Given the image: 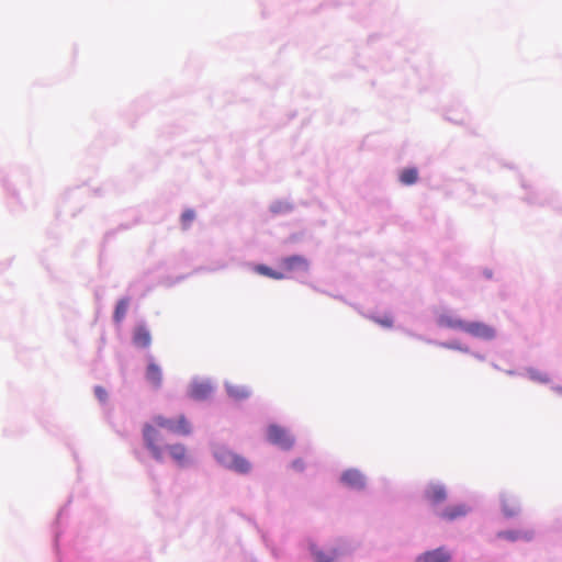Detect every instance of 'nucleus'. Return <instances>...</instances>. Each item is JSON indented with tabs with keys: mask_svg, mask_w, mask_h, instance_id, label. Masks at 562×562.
Instances as JSON below:
<instances>
[{
	"mask_svg": "<svg viewBox=\"0 0 562 562\" xmlns=\"http://www.w3.org/2000/svg\"><path fill=\"white\" fill-rule=\"evenodd\" d=\"M154 425H146L143 430L144 439L147 448L151 451L157 460L162 458V449L158 446L159 429H165L175 435L187 436L191 432V425L184 416H179L177 419L166 418L164 416H156Z\"/></svg>",
	"mask_w": 562,
	"mask_h": 562,
	"instance_id": "nucleus-1",
	"label": "nucleus"
},
{
	"mask_svg": "<svg viewBox=\"0 0 562 562\" xmlns=\"http://www.w3.org/2000/svg\"><path fill=\"white\" fill-rule=\"evenodd\" d=\"M215 457L222 465L238 473L245 474L251 469L248 460L231 450L221 448L215 452Z\"/></svg>",
	"mask_w": 562,
	"mask_h": 562,
	"instance_id": "nucleus-2",
	"label": "nucleus"
},
{
	"mask_svg": "<svg viewBox=\"0 0 562 562\" xmlns=\"http://www.w3.org/2000/svg\"><path fill=\"white\" fill-rule=\"evenodd\" d=\"M267 435L271 443L279 446L284 450H289L294 443L292 436L284 428L278 425H270L268 427Z\"/></svg>",
	"mask_w": 562,
	"mask_h": 562,
	"instance_id": "nucleus-3",
	"label": "nucleus"
},
{
	"mask_svg": "<svg viewBox=\"0 0 562 562\" xmlns=\"http://www.w3.org/2000/svg\"><path fill=\"white\" fill-rule=\"evenodd\" d=\"M280 267L288 278L293 273L306 272L308 270V262L302 256H291L281 259Z\"/></svg>",
	"mask_w": 562,
	"mask_h": 562,
	"instance_id": "nucleus-4",
	"label": "nucleus"
},
{
	"mask_svg": "<svg viewBox=\"0 0 562 562\" xmlns=\"http://www.w3.org/2000/svg\"><path fill=\"white\" fill-rule=\"evenodd\" d=\"M463 330L474 337L491 339L494 337V329L483 323H465Z\"/></svg>",
	"mask_w": 562,
	"mask_h": 562,
	"instance_id": "nucleus-5",
	"label": "nucleus"
},
{
	"mask_svg": "<svg viewBox=\"0 0 562 562\" xmlns=\"http://www.w3.org/2000/svg\"><path fill=\"white\" fill-rule=\"evenodd\" d=\"M416 562H450V554L443 548H438L423 553Z\"/></svg>",
	"mask_w": 562,
	"mask_h": 562,
	"instance_id": "nucleus-6",
	"label": "nucleus"
},
{
	"mask_svg": "<svg viewBox=\"0 0 562 562\" xmlns=\"http://www.w3.org/2000/svg\"><path fill=\"white\" fill-rule=\"evenodd\" d=\"M133 342L138 348L149 347L151 344V335L149 330L143 325L137 326L133 333Z\"/></svg>",
	"mask_w": 562,
	"mask_h": 562,
	"instance_id": "nucleus-7",
	"label": "nucleus"
},
{
	"mask_svg": "<svg viewBox=\"0 0 562 562\" xmlns=\"http://www.w3.org/2000/svg\"><path fill=\"white\" fill-rule=\"evenodd\" d=\"M425 496L431 504L436 505L446 501L447 492L442 485L431 484L426 490Z\"/></svg>",
	"mask_w": 562,
	"mask_h": 562,
	"instance_id": "nucleus-8",
	"label": "nucleus"
},
{
	"mask_svg": "<svg viewBox=\"0 0 562 562\" xmlns=\"http://www.w3.org/2000/svg\"><path fill=\"white\" fill-rule=\"evenodd\" d=\"M341 481L352 488H362L364 486V479L357 470L346 471L341 476Z\"/></svg>",
	"mask_w": 562,
	"mask_h": 562,
	"instance_id": "nucleus-9",
	"label": "nucleus"
},
{
	"mask_svg": "<svg viewBox=\"0 0 562 562\" xmlns=\"http://www.w3.org/2000/svg\"><path fill=\"white\" fill-rule=\"evenodd\" d=\"M226 390L229 397L240 401L245 400L250 395V390L246 385L236 384V383H226Z\"/></svg>",
	"mask_w": 562,
	"mask_h": 562,
	"instance_id": "nucleus-10",
	"label": "nucleus"
},
{
	"mask_svg": "<svg viewBox=\"0 0 562 562\" xmlns=\"http://www.w3.org/2000/svg\"><path fill=\"white\" fill-rule=\"evenodd\" d=\"M212 392V386L205 382H196L191 385L190 396L194 400H204Z\"/></svg>",
	"mask_w": 562,
	"mask_h": 562,
	"instance_id": "nucleus-11",
	"label": "nucleus"
},
{
	"mask_svg": "<svg viewBox=\"0 0 562 562\" xmlns=\"http://www.w3.org/2000/svg\"><path fill=\"white\" fill-rule=\"evenodd\" d=\"M146 379L155 387H159L161 385L162 373L160 368L156 363L150 362L148 364L146 369Z\"/></svg>",
	"mask_w": 562,
	"mask_h": 562,
	"instance_id": "nucleus-12",
	"label": "nucleus"
},
{
	"mask_svg": "<svg viewBox=\"0 0 562 562\" xmlns=\"http://www.w3.org/2000/svg\"><path fill=\"white\" fill-rule=\"evenodd\" d=\"M171 458L180 465L186 463L187 449L181 443H176L167 447Z\"/></svg>",
	"mask_w": 562,
	"mask_h": 562,
	"instance_id": "nucleus-13",
	"label": "nucleus"
},
{
	"mask_svg": "<svg viewBox=\"0 0 562 562\" xmlns=\"http://www.w3.org/2000/svg\"><path fill=\"white\" fill-rule=\"evenodd\" d=\"M467 513L468 508L465 505H456L448 507L445 512H442L441 517L448 520H453L464 516Z\"/></svg>",
	"mask_w": 562,
	"mask_h": 562,
	"instance_id": "nucleus-14",
	"label": "nucleus"
},
{
	"mask_svg": "<svg viewBox=\"0 0 562 562\" xmlns=\"http://www.w3.org/2000/svg\"><path fill=\"white\" fill-rule=\"evenodd\" d=\"M418 180V170L416 168H405L400 173V181L405 186H412Z\"/></svg>",
	"mask_w": 562,
	"mask_h": 562,
	"instance_id": "nucleus-15",
	"label": "nucleus"
},
{
	"mask_svg": "<svg viewBox=\"0 0 562 562\" xmlns=\"http://www.w3.org/2000/svg\"><path fill=\"white\" fill-rule=\"evenodd\" d=\"M256 271L262 276L269 277L271 279L281 280L286 278V274L282 271L273 270L265 265H259L256 267Z\"/></svg>",
	"mask_w": 562,
	"mask_h": 562,
	"instance_id": "nucleus-16",
	"label": "nucleus"
},
{
	"mask_svg": "<svg viewBox=\"0 0 562 562\" xmlns=\"http://www.w3.org/2000/svg\"><path fill=\"white\" fill-rule=\"evenodd\" d=\"M127 308H128V300L127 299H121L117 302L115 311H114V321L116 323H121L123 321V318L126 315Z\"/></svg>",
	"mask_w": 562,
	"mask_h": 562,
	"instance_id": "nucleus-17",
	"label": "nucleus"
},
{
	"mask_svg": "<svg viewBox=\"0 0 562 562\" xmlns=\"http://www.w3.org/2000/svg\"><path fill=\"white\" fill-rule=\"evenodd\" d=\"M196 218V212L192 209H187L180 216V223L183 229H188Z\"/></svg>",
	"mask_w": 562,
	"mask_h": 562,
	"instance_id": "nucleus-18",
	"label": "nucleus"
},
{
	"mask_svg": "<svg viewBox=\"0 0 562 562\" xmlns=\"http://www.w3.org/2000/svg\"><path fill=\"white\" fill-rule=\"evenodd\" d=\"M498 536L502 537V538H506L508 540H512V541H515V540L520 539V538H525V539H528V540L532 538V533L531 532H525L522 535L519 531H503V532H499Z\"/></svg>",
	"mask_w": 562,
	"mask_h": 562,
	"instance_id": "nucleus-19",
	"label": "nucleus"
},
{
	"mask_svg": "<svg viewBox=\"0 0 562 562\" xmlns=\"http://www.w3.org/2000/svg\"><path fill=\"white\" fill-rule=\"evenodd\" d=\"M312 554L315 558L316 562H334V560L337 557V552L334 551V554L331 557L326 555L323 551L316 549L314 546L311 547Z\"/></svg>",
	"mask_w": 562,
	"mask_h": 562,
	"instance_id": "nucleus-20",
	"label": "nucleus"
},
{
	"mask_svg": "<svg viewBox=\"0 0 562 562\" xmlns=\"http://www.w3.org/2000/svg\"><path fill=\"white\" fill-rule=\"evenodd\" d=\"M441 322H442V324H445L446 326H448L450 328H459L462 330H463V326L465 325V323L462 322L461 319L451 318V317L442 318Z\"/></svg>",
	"mask_w": 562,
	"mask_h": 562,
	"instance_id": "nucleus-21",
	"label": "nucleus"
},
{
	"mask_svg": "<svg viewBox=\"0 0 562 562\" xmlns=\"http://www.w3.org/2000/svg\"><path fill=\"white\" fill-rule=\"evenodd\" d=\"M94 394L98 397V400L102 403H104L108 398V393L102 386H95Z\"/></svg>",
	"mask_w": 562,
	"mask_h": 562,
	"instance_id": "nucleus-22",
	"label": "nucleus"
},
{
	"mask_svg": "<svg viewBox=\"0 0 562 562\" xmlns=\"http://www.w3.org/2000/svg\"><path fill=\"white\" fill-rule=\"evenodd\" d=\"M292 468H293L294 470H296V471H303V469H304V463H303V461H302V460H300V459H299V460H295V461H293V463H292Z\"/></svg>",
	"mask_w": 562,
	"mask_h": 562,
	"instance_id": "nucleus-23",
	"label": "nucleus"
},
{
	"mask_svg": "<svg viewBox=\"0 0 562 562\" xmlns=\"http://www.w3.org/2000/svg\"><path fill=\"white\" fill-rule=\"evenodd\" d=\"M380 323L385 326V327H391L392 326V321L391 319H383V321H380Z\"/></svg>",
	"mask_w": 562,
	"mask_h": 562,
	"instance_id": "nucleus-24",
	"label": "nucleus"
},
{
	"mask_svg": "<svg viewBox=\"0 0 562 562\" xmlns=\"http://www.w3.org/2000/svg\"><path fill=\"white\" fill-rule=\"evenodd\" d=\"M504 510H505L506 515H508V516H513V515H515V514H516V512H517L515 508H513V509H507L506 507H504Z\"/></svg>",
	"mask_w": 562,
	"mask_h": 562,
	"instance_id": "nucleus-25",
	"label": "nucleus"
},
{
	"mask_svg": "<svg viewBox=\"0 0 562 562\" xmlns=\"http://www.w3.org/2000/svg\"><path fill=\"white\" fill-rule=\"evenodd\" d=\"M559 391L562 393V390H561V389H559Z\"/></svg>",
	"mask_w": 562,
	"mask_h": 562,
	"instance_id": "nucleus-26",
	"label": "nucleus"
}]
</instances>
